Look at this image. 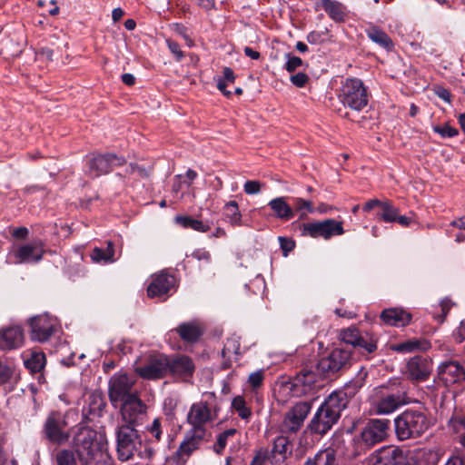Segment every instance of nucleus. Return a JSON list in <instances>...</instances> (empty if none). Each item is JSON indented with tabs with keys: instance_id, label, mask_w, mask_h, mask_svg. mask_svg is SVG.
Wrapping results in <instances>:
<instances>
[{
	"instance_id": "obj_1",
	"label": "nucleus",
	"mask_w": 465,
	"mask_h": 465,
	"mask_svg": "<svg viewBox=\"0 0 465 465\" xmlns=\"http://www.w3.org/2000/svg\"><path fill=\"white\" fill-rule=\"evenodd\" d=\"M430 427V420L422 410L407 409L394 419L398 440L417 439Z\"/></svg>"
},
{
	"instance_id": "obj_2",
	"label": "nucleus",
	"mask_w": 465,
	"mask_h": 465,
	"mask_svg": "<svg viewBox=\"0 0 465 465\" xmlns=\"http://www.w3.org/2000/svg\"><path fill=\"white\" fill-rule=\"evenodd\" d=\"M351 349H333L327 357L319 360L316 371L323 379L334 380L348 371L353 363Z\"/></svg>"
},
{
	"instance_id": "obj_3",
	"label": "nucleus",
	"mask_w": 465,
	"mask_h": 465,
	"mask_svg": "<svg viewBox=\"0 0 465 465\" xmlns=\"http://www.w3.org/2000/svg\"><path fill=\"white\" fill-rule=\"evenodd\" d=\"M390 426L391 421L387 419L370 420L361 433L353 440L355 445L354 455L359 456L376 444L385 440L388 437Z\"/></svg>"
},
{
	"instance_id": "obj_4",
	"label": "nucleus",
	"mask_w": 465,
	"mask_h": 465,
	"mask_svg": "<svg viewBox=\"0 0 465 465\" xmlns=\"http://www.w3.org/2000/svg\"><path fill=\"white\" fill-rule=\"evenodd\" d=\"M116 451L121 461L132 460L134 455L143 458V440L136 426L119 424L115 429Z\"/></svg>"
},
{
	"instance_id": "obj_5",
	"label": "nucleus",
	"mask_w": 465,
	"mask_h": 465,
	"mask_svg": "<svg viewBox=\"0 0 465 465\" xmlns=\"http://www.w3.org/2000/svg\"><path fill=\"white\" fill-rule=\"evenodd\" d=\"M333 399L328 396L314 413L307 426L311 433L323 436L339 421L343 409Z\"/></svg>"
},
{
	"instance_id": "obj_6",
	"label": "nucleus",
	"mask_w": 465,
	"mask_h": 465,
	"mask_svg": "<svg viewBox=\"0 0 465 465\" xmlns=\"http://www.w3.org/2000/svg\"><path fill=\"white\" fill-rule=\"evenodd\" d=\"M41 437L54 445L65 444L71 437L67 414L60 411H50L43 423Z\"/></svg>"
},
{
	"instance_id": "obj_7",
	"label": "nucleus",
	"mask_w": 465,
	"mask_h": 465,
	"mask_svg": "<svg viewBox=\"0 0 465 465\" xmlns=\"http://www.w3.org/2000/svg\"><path fill=\"white\" fill-rule=\"evenodd\" d=\"M73 444V451L82 465H89L103 449L97 431L90 428L80 429L74 437Z\"/></svg>"
},
{
	"instance_id": "obj_8",
	"label": "nucleus",
	"mask_w": 465,
	"mask_h": 465,
	"mask_svg": "<svg viewBox=\"0 0 465 465\" xmlns=\"http://www.w3.org/2000/svg\"><path fill=\"white\" fill-rule=\"evenodd\" d=\"M339 98L345 107L359 112L367 106L369 94L363 82L353 77L342 82Z\"/></svg>"
},
{
	"instance_id": "obj_9",
	"label": "nucleus",
	"mask_w": 465,
	"mask_h": 465,
	"mask_svg": "<svg viewBox=\"0 0 465 465\" xmlns=\"http://www.w3.org/2000/svg\"><path fill=\"white\" fill-rule=\"evenodd\" d=\"M219 410L217 405H212L208 401H201L193 403L187 414V422L192 426L190 430L198 431L199 430L208 436L204 425L217 419Z\"/></svg>"
},
{
	"instance_id": "obj_10",
	"label": "nucleus",
	"mask_w": 465,
	"mask_h": 465,
	"mask_svg": "<svg viewBox=\"0 0 465 465\" xmlns=\"http://www.w3.org/2000/svg\"><path fill=\"white\" fill-rule=\"evenodd\" d=\"M410 450L400 446H383L371 453L369 465H409Z\"/></svg>"
},
{
	"instance_id": "obj_11",
	"label": "nucleus",
	"mask_w": 465,
	"mask_h": 465,
	"mask_svg": "<svg viewBox=\"0 0 465 465\" xmlns=\"http://www.w3.org/2000/svg\"><path fill=\"white\" fill-rule=\"evenodd\" d=\"M299 228L302 236H310L312 238L322 237L325 240L344 233L342 222H338L334 219L302 223L299 224Z\"/></svg>"
},
{
	"instance_id": "obj_12",
	"label": "nucleus",
	"mask_w": 465,
	"mask_h": 465,
	"mask_svg": "<svg viewBox=\"0 0 465 465\" xmlns=\"http://www.w3.org/2000/svg\"><path fill=\"white\" fill-rule=\"evenodd\" d=\"M136 394L137 391H134V381L127 374H114L110 378L108 397L114 408L118 403H123Z\"/></svg>"
},
{
	"instance_id": "obj_13",
	"label": "nucleus",
	"mask_w": 465,
	"mask_h": 465,
	"mask_svg": "<svg viewBox=\"0 0 465 465\" xmlns=\"http://www.w3.org/2000/svg\"><path fill=\"white\" fill-rule=\"evenodd\" d=\"M168 356L153 352L148 355L144 364L135 368V372L145 380H160L168 374Z\"/></svg>"
},
{
	"instance_id": "obj_14",
	"label": "nucleus",
	"mask_w": 465,
	"mask_h": 465,
	"mask_svg": "<svg viewBox=\"0 0 465 465\" xmlns=\"http://www.w3.org/2000/svg\"><path fill=\"white\" fill-rule=\"evenodd\" d=\"M147 405L139 398L138 393L121 403L120 414L122 424L131 426L142 425L147 417Z\"/></svg>"
},
{
	"instance_id": "obj_15",
	"label": "nucleus",
	"mask_w": 465,
	"mask_h": 465,
	"mask_svg": "<svg viewBox=\"0 0 465 465\" xmlns=\"http://www.w3.org/2000/svg\"><path fill=\"white\" fill-rule=\"evenodd\" d=\"M312 403L310 401H299L289 411L280 426L282 434H295L303 426V422L310 413Z\"/></svg>"
},
{
	"instance_id": "obj_16",
	"label": "nucleus",
	"mask_w": 465,
	"mask_h": 465,
	"mask_svg": "<svg viewBox=\"0 0 465 465\" xmlns=\"http://www.w3.org/2000/svg\"><path fill=\"white\" fill-rule=\"evenodd\" d=\"M207 440V435L203 434L202 430L193 431L189 430L176 451L172 455L171 460L176 465H184L193 452L198 450L203 441Z\"/></svg>"
},
{
	"instance_id": "obj_17",
	"label": "nucleus",
	"mask_w": 465,
	"mask_h": 465,
	"mask_svg": "<svg viewBox=\"0 0 465 465\" xmlns=\"http://www.w3.org/2000/svg\"><path fill=\"white\" fill-rule=\"evenodd\" d=\"M340 338L344 343L351 345L354 349L359 348L362 353L369 354L377 350V340L368 333L363 335L354 326L341 330Z\"/></svg>"
},
{
	"instance_id": "obj_18",
	"label": "nucleus",
	"mask_w": 465,
	"mask_h": 465,
	"mask_svg": "<svg viewBox=\"0 0 465 465\" xmlns=\"http://www.w3.org/2000/svg\"><path fill=\"white\" fill-rule=\"evenodd\" d=\"M31 340L45 342L56 331V320L47 314L37 315L29 320Z\"/></svg>"
},
{
	"instance_id": "obj_19",
	"label": "nucleus",
	"mask_w": 465,
	"mask_h": 465,
	"mask_svg": "<svg viewBox=\"0 0 465 465\" xmlns=\"http://www.w3.org/2000/svg\"><path fill=\"white\" fill-rule=\"evenodd\" d=\"M368 371L361 367L354 379L347 382L340 391H335L329 396L336 400L343 410L348 406L349 401L357 394V392L364 386Z\"/></svg>"
},
{
	"instance_id": "obj_20",
	"label": "nucleus",
	"mask_w": 465,
	"mask_h": 465,
	"mask_svg": "<svg viewBox=\"0 0 465 465\" xmlns=\"http://www.w3.org/2000/svg\"><path fill=\"white\" fill-rule=\"evenodd\" d=\"M126 160L123 156L115 153H94L88 161L90 172L94 173V176L109 173L114 167L125 164Z\"/></svg>"
},
{
	"instance_id": "obj_21",
	"label": "nucleus",
	"mask_w": 465,
	"mask_h": 465,
	"mask_svg": "<svg viewBox=\"0 0 465 465\" xmlns=\"http://www.w3.org/2000/svg\"><path fill=\"white\" fill-rule=\"evenodd\" d=\"M440 381L448 387L465 381V366L458 361L441 362L438 367Z\"/></svg>"
},
{
	"instance_id": "obj_22",
	"label": "nucleus",
	"mask_w": 465,
	"mask_h": 465,
	"mask_svg": "<svg viewBox=\"0 0 465 465\" xmlns=\"http://www.w3.org/2000/svg\"><path fill=\"white\" fill-rule=\"evenodd\" d=\"M258 451H266L268 454L267 460H269L271 464L281 465L292 455V445L288 437L281 435L274 440L271 450L268 449H261Z\"/></svg>"
},
{
	"instance_id": "obj_23",
	"label": "nucleus",
	"mask_w": 465,
	"mask_h": 465,
	"mask_svg": "<svg viewBox=\"0 0 465 465\" xmlns=\"http://www.w3.org/2000/svg\"><path fill=\"white\" fill-rule=\"evenodd\" d=\"M318 375V371L308 368L302 369L291 381V391L296 396L310 393L315 388Z\"/></svg>"
},
{
	"instance_id": "obj_24",
	"label": "nucleus",
	"mask_w": 465,
	"mask_h": 465,
	"mask_svg": "<svg viewBox=\"0 0 465 465\" xmlns=\"http://www.w3.org/2000/svg\"><path fill=\"white\" fill-rule=\"evenodd\" d=\"M432 371L431 361L424 356L417 355L407 362V375L415 381H423L429 378Z\"/></svg>"
},
{
	"instance_id": "obj_25",
	"label": "nucleus",
	"mask_w": 465,
	"mask_h": 465,
	"mask_svg": "<svg viewBox=\"0 0 465 465\" xmlns=\"http://www.w3.org/2000/svg\"><path fill=\"white\" fill-rule=\"evenodd\" d=\"M172 331L176 332L183 341L194 344L201 340L205 331V327L200 321L192 320L180 323Z\"/></svg>"
},
{
	"instance_id": "obj_26",
	"label": "nucleus",
	"mask_w": 465,
	"mask_h": 465,
	"mask_svg": "<svg viewBox=\"0 0 465 465\" xmlns=\"http://www.w3.org/2000/svg\"><path fill=\"white\" fill-rule=\"evenodd\" d=\"M195 365L187 355L169 357L168 374L184 381L191 378L194 372Z\"/></svg>"
},
{
	"instance_id": "obj_27",
	"label": "nucleus",
	"mask_w": 465,
	"mask_h": 465,
	"mask_svg": "<svg viewBox=\"0 0 465 465\" xmlns=\"http://www.w3.org/2000/svg\"><path fill=\"white\" fill-rule=\"evenodd\" d=\"M175 278L164 272L153 277L147 288V295L150 298H161L166 295L174 287Z\"/></svg>"
},
{
	"instance_id": "obj_28",
	"label": "nucleus",
	"mask_w": 465,
	"mask_h": 465,
	"mask_svg": "<svg viewBox=\"0 0 465 465\" xmlns=\"http://www.w3.org/2000/svg\"><path fill=\"white\" fill-rule=\"evenodd\" d=\"M24 333L20 326H10L0 330V349L10 351L22 346Z\"/></svg>"
},
{
	"instance_id": "obj_29",
	"label": "nucleus",
	"mask_w": 465,
	"mask_h": 465,
	"mask_svg": "<svg viewBox=\"0 0 465 465\" xmlns=\"http://www.w3.org/2000/svg\"><path fill=\"white\" fill-rule=\"evenodd\" d=\"M404 393L397 391L382 395L376 403L378 414H390L407 403Z\"/></svg>"
},
{
	"instance_id": "obj_30",
	"label": "nucleus",
	"mask_w": 465,
	"mask_h": 465,
	"mask_svg": "<svg viewBox=\"0 0 465 465\" xmlns=\"http://www.w3.org/2000/svg\"><path fill=\"white\" fill-rule=\"evenodd\" d=\"M45 251L41 242H33L21 246L15 253L16 261L15 263H22L25 262H39L42 260Z\"/></svg>"
},
{
	"instance_id": "obj_31",
	"label": "nucleus",
	"mask_w": 465,
	"mask_h": 465,
	"mask_svg": "<svg viewBox=\"0 0 465 465\" xmlns=\"http://www.w3.org/2000/svg\"><path fill=\"white\" fill-rule=\"evenodd\" d=\"M381 321L395 327H405L411 321V314L401 308L384 309L381 313Z\"/></svg>"
},
{
	"instance_id": "obj_32",
	"label": "nucleus",
	"mask_w": 465,
	"mask_h": 465,
	"mask_svg": "<svg viewBox=\"0 0 465 465\" xmlns=\"http://www.w3.org/2000/svg\"><path fill=\"white\" fill-rule=\"evenodd\" d=\"M106 407V401L103 393L99 391H94L90 393L87 399V406L84 407L83 412L85 416H89L90 420L95 417H101Z\"/></svg>"
},
{
	"instance_id": "obj_33",
	"label": "nucleus",
	"mask_w": 465,
	"mask_h": 465,
	"mask_svg": "<svg viewBox=\"0 0 465 465\" xmlns=\"http://www.w3.org/2000/svg\"><path fill=\"white\" fill-rule=\"evenodd\" d=\"M322 7L336 23L344 22L346 17L345 6L337 0H320L316 5V10Z\"/></svg>"
},
{
	"instance_id": "obj_34",
	"label": "nucleus",
	"mask_w": 465,
	"mask_h": 465,
	"mask_svg": "<svg viewBox=\"0 0 465 465\" xmlns=\"http://www.w3.org/2000/svg\"><path fill=\"white\" fill-rule=\"evenodd\" d=\"M273 215L282 221H289L294 217L292 207L286 202L285 197H276L268 203Z\"/></svg>"
},
{
	"instance_id": "obj_35",
	"label": "nucleus",
	"mask_w": 465,
	"mask_h": 465,
	"mask_svg": "<svg viewBox=\"0 0 465 465\" xmlns=\"http://www.w3.org/2000/svg\"><path fill=\"white\" fill-rule=\"evenodd\" d=\"M365 33L369 39H371L373 43L378 45L380 47L384 50L390 52L394 48V44L391 38L388 35L386 32L381 30L376 25H371L365 30Z\"/></svg>"
},
{
	"instance_id": "obj_36",
	"label": "nucleus",
	"mask_w": 465,
	"mask_h": 465,
	"mask_svg": "<svg viewBox=\"0 0 465 465\" xmlns=\"http://www.w3.org/2000/svg\"><path fill=\"white\" fill-rule=\"evenodd\" d=\"M304 465H339L336 451L331 448L321 450L313 457H308Z\"/></svg>"
},
{
	"instance_id": "obj_37",
	"label": "nucleus",
	"mask_w": 465,
	"mask_h": 465,
	"mask_svg": "<svg viewBox=\"0 0 465 465\" xmlns=\"http://www.w3.org/2000/svg\"><path fill=\"white\" fill-rule=\"evenodd\" d=\"M91 258L95 262H114L115 260L114 242L112 241H107L105 248H94L91 253Z\"/></svg>"
},
{
	"instance_id": "obj_38",
	"label": "nucleus",
	"mask_w": 465,
	"mask_h": 465,
	"mask_svg": "<svg viewBox=\"0 0 465 465\" xmlns=\"http://www.w3.org/2000/svg\"><path fill=\"white\" fill-rule=\"evenodd\" d=\"M46 364L45 354L42 351H33L30 356L25 360V366L32 373H40Z\"/></svg>"
},
{
	"instance_id": "obj_39",
	"label": "nucleus",
	"mask_w": 465,
	"mask_h": 465,
	"mask_svg": "<svg viewBox=\"0 0 465 465\" xmlns=\"http://www.w3.org/2000/svg\"><path fill=\"white\" fill-rule=\"evenodd\" d=\"M175 222L183 228H190L201 232H206L211 229L210 224L204 223L203 221L194 219L191 216L178 215L175 217Z\"/></svg>"
},
{
	"instance_id": "obj_40",
	"label": "nucleus",
	"mask_w": 465,
	"mask_h": 465,
	"mask_svg": "<svg viewBox=\"0 0 465 465\" xmlns=\"http://www.w3.org/2000/svg\"><path fill=\"white\" fill-rule=\"evenodd\" d=\"M398 213L399 209L391 201H384L381 203L380 211L377 213V218L385 223H394Z\"/></svg>"
},
{
	"instance_id": "obj_41",
	"label": "nucleus",
	"mask_w": 465,
	"mask_h": 465,
	"mask_svg": "<svg viewBox=\"0 0 465 465\" xmlns=\"http://www.w3.org/2000/svg\"><path fill=\"white\" fill-rule=\"evenodd\" d=\"M224 215L232 226L242 224V214L236 201H230L224 205Z\"/></svg>"
},
{
	"instance_id": "obj_42",
	"label": "nucleus",
	"mask_w": 465,
	"mask_h": 465,
	"mask_svg": "<svg viewBox=\"0 0 465 465\" xmlns=\"http://www.w3.org/2000/svg\"><path fill=\"white\" fill-rule=\"evenodd\" d=\"M232 409L237 412L242 420L248 421L252 416V411L247 406L246 401L242 396H236L232 401Z\"/></svg>"
},
{
	"instance_id": "obj_43",
	"label": "nucleus",
	"mask_w": 465,
	"mask_h": 465,
	"mask_svg": "<svg viewBox=\"0 0 465 465\" xmlns=\"http://www.w3.org/2000/svg\"><path fill=\"white\" fill-rule=\"evenodd\" d=\"M454 304L455 303L452 302L451 300L448 298L443 299L439 304V306L435 307L434 312H432L433 318L440 324H441L445 321L449 312L451 310Z\"/></svg>"
},
{
	"instance_id": "obj_44",
	"label": "nucleus",
	"mask_w": 465,
	"mask_h": 465,
	"mask_svg": "<svg viewBox=\"0 0 465 465\" xmlns=\"http://www.w3.org/2000/svg\"><path fill=\"white\" fill-rule=\"evenodd\" d=\"M56 465H77L75 453L67 449L60 450L55 454Z\"/></svg>"
},
{
	"instance_id": "obj_45",
	"label": "nucleus",
	"mask_w": 465,
	"mask_h": 465,
	"mask_svg": "<svg viewBox=\"0 0 465 465\" xmlns=\"http://www.w3.org/2000/svg\"><path fill=\"white\" fill-rule=\"evenodd\" d=\"M236 432V429H228L220 433L217 436L216 443L213 446V450L216 453L221 454L227 445L228 439L234 436Z\"/></svg>"
},
{
	"instance_id": "obj_46",
	"label": "nucleus",
	"mask_w": 465,
	"mask_h": 465,
	"mask_svg": "<svg viewBox=\"0 0 465 465\" xmlns=\"http://www.w3.org/2000/svg\"><path fill=\"white\" fill-rule=\"evenodd\" d=\"M293 211L295 213H301L299 219H305L307 214L305 213H302V210H306L308 213H313L314 209L312 207V203L311 201L304 200L302 198H295L293 200Z\"/></svg>"
},
{
	"instance_id": "obj_47",
	"label": "nucleus",
	"mask_w": 465,
	"mask_h": 465,
	"mask_svg": "<svg viewBox=\"0 0 465 465\" xmlns=\"http://www.w3.org/2000/svg\"><path fill=\"white\" fill-rule=\"evenodd\" d=\"M146 430L152 435L156 442H160L163 437L162 419L155 418L153 422L146 427Z\"/></svg>"
},
{
	"instance_id": "obj_48",
	"label": "nucleus",
	"mask_w": 465,
	"mask_h": 465,
	"mask_svg": "<svg viewBox=\"0 0 465 465\" xmlns=\"http://www.w3.org/2000/svg\"><path fill=\"white\" fill-rule=\"evenodd\" d=\"M329 35V30L325 28L323 31L313 30L310 32L306 40L311 45H322L327 41L326 36Z\"/></svg>"
},
{
	"instance_id": "obj_49",
	"label": "nucleus",
	"mask_w": 465,
	"mask_h": 465,
	"mask_svg": "<svg viewBox=\"0 0 465 465\" xmlns=\"http://www.w3.org/2000/svg\"><path fill=\"white\" fill-rule=\"evenodd\" d=\"M421 341L419 340H409L393 346V350L398 352H411L420 348Z\"/></svg>"
},
{
	"instance_id": "obj_50",
	"label": "nucleus",
	"mask_w": 465,
	"mask_h": 465,
	"mask_svg": "<svg viewBox=\"0 0 465 465\" xmlns=\"http://www.w3.org/2000/svg\"><path fill=\"white\" fill-rule=\"evenodd\" d=\"M165 42H166L169 51L173 55L174 60L176 62H181L184 58L185 55H184V52L181 49L180 45L177 42H175L174 40L170 39V38L166 39Z\"/></svg>"
},
{
	"instance_id": "obj_51",
	"label": "nucleus",
	"mask_w": 465,
	"mask_h": 465,
	"mask_svg": "<svg viewBox=\"0 0 465 465\" xmlns=\"http://www.w3.org/2000/svg\"><path fill=\"white\" fill-rule=\"evenodd\" d=\"M264 380V371L263 370H259L257 371L252 372L249 375L248 382L252 390H256L262 385Z\"/></svg>"
},
{
	"instance_id": "obj_52",
	"label": "nucleus",
	"mask_w": 465,
	"mask_h": 465,
	"mask_svg": "<svg viewBox=\"0 0 465 465\" xmlns=\"http://www.w3.org/2000/svg\"><path fill=\"white\" fill-rule=\"evenodd\" d=\"M234 353L239 355L240 352V343L236 338L227 339L226 343L223 349V355L225 356L227 353Z\"/></svg>"
},
{
	"instance_id": "obj_53",
	"label": "nucleus",
	"mask_w": 465,
	"mask_h": 465,
	"mask_svg": "<svg viewBox=\"0 0 465 465\" xmlns=\"http://www.w3.org/2000/svg\"><path fill=\"white\" fill-rule=\"evenodd\" d=\"M286 58L285 69L290 73L294 72L298 67L302 65V60L298 56L287 54Z\"/></svg>"
},
{
	"instance_id": "obj_54",
	"label": "nucleus",
	"mask_w": 465,
	"mask_h": 465,
	"mask_svg": "<svg viewBox=\"0 0 465 465\" xmlns=\"http://www.w3.org/2000/svg\"><path fill=\"white\" fill-rule=\"evenodd\" d=\"M433 130L435 133L440 134L442 137H454L459 134L458 129L449 124H445L444 126H435Z\"/></svg>"
},
{
	"instance_id": "obj_55",
	"label": "nucleus",
	"mask_w": 465,
	"mask_h": 465,
	"mask_svg": "<svg viewBox=\"0 0 465 465\" xmlns=\"http://www.w3.org/2000/svg\"><path fill=\"white\" fill-rule=\"evenodd\" d=\"M261 189L262 183L257 180H248L243 185V190L247 194L259 193Z\"/></svg>"
},
{
	"instance_id": "obj_56",
	"label": "nucleus",
	"mask_w": 465,
	"mask_h": 465,
	"mask_svg": "<svg viewBox=\"0 0 465 465\" xmlns=\"http://www.w3.org/2000/svg\"><path fill=\"white\" fill-rule=\"evenodd\" d=\"M187 31H188L187 28L183 25H181V24L174 25V32L176 34H178L179 35H181L184 39L186 45L189 47H192V46H193L194 43H193V40L191 38V36L188 35Z\"/></svg>"
},
{
	"instance_id": "obj_57",
	"label": "nucleus",
	"mask_w": 465,
	"mask_h": 465,
	"mask_svg": "<svg viewBox=\"0 0 465 465\" xmlns=\"http://www.w3.org/2000/svg\"><path fill=\"white\" fill-rule=\"evenodd\" d=\"M290 80L293 85L299 88H302L309 81V76L304 73H297L290 77Z\"/></svg>"
},
{
	"instance_id": "obj_58",
	"label": "nucleus",
	"mask_w": 465,
	"mask_h": 465,
	"mask_svg": "<svg viewBox=\"0 0 465 465\" xmlns=\"http://www.w3.org/2000/svg\"><path fill=\"white\" fill-rule=\"evenodd\" d=\"M279 242L284 256H287L295 247L294 241L286 237H279Z\"/></svg>"
},
{
	"instance_id": "obj_59",
	"label": "nucleus",
	"mask_w": 465,
	"mask_h": 465,
	"mask_svg": "<svg viewBox=\"0 0 465 465\" xmlns=\"http://www.w3.org/2000/svg\"><path fill=\"white\" fill-rule=\"evenodd\" d=\"M126 173L127 174L137 173L138 176L141 178H148L149 177V173L145 170V168L139 166L136 163H130L126 169Z\"/></svg>"
},
{
	"instance_id": "obj_60",
	"label": "nucleus",
	"mask_w": 465,
	"mask_h": 465,
	"mask_svg": "<svg viewBox=\"0 0 465 465\" xmlns=\"http://www.w3.org/2000/svg\"><path fill=\"white\" fill-rule=\"evenodd\" d=\"M434 94L440 99H442L443 101H445L446 103H449L450 104L451 103V94L450 92L446 89L445 87L443 86H440V85H437L435 86L434 88Z\"/></svg>"
},
{
	"instance_id": "obj_61",
	"label": "nucleus",
	"mask_w": 465,
	"mask_h": 465,
	"mask_svg": "<svg viewBox=\"0 0 465 465\" xmlns=\"http://www.w3.org/2000/svg\"><path fill=\"white\" fill-rule=\"evenodd\" d=\"M192 256L198 261H205L209 262L211 261V254L205 249H197L193 253Z\"/></svg>"
},
{
	"instance_id": "obj_62",
	"label": "nucleus",
	"mask_w": 465,
	"mask_h": 465,
	"mask_svg": "<svg viewBox=\"0 0 465 465\" xmlns=\"http://www.w3.org/2000/svg\"><path fill=\"white\" fill-rule=\"evenodd\" d=\"M221 79H224V82L233 84L236 79V75L233 70L231 67H223V77Z\"/></svg>"
},
{
	"instance_id": "obj_63",
	"label": "nucleus",
	"mask_w": 465,
	"mask_h": 465,
	"mask_svg": "<svg viewBox=\"0 0 465 465\" xmlns=\"http://www.w3.org/2000/svg\"><path fill=\"white\" fill-rule=\"evenodd\" d=\"M267 455L266 451H257L250 465H264L268 458Z\"/></svg>"
},
{
	"instance_id": "obj_64",
	"label": "nucleus",
	"mask_w": 465,
	"mask_h": 465,
	"mask_svg": "<svg viewBox=\"0 0 465 465\" xmlns=\"http://www.w3.org/2000/svg\"><path fill=\"white\" fill-rule=\"evenodd\" d=\"M455 339L458 342H462L465 340V321L460 322V327L454 333Z\"/></svg>"
}]
</instances>
